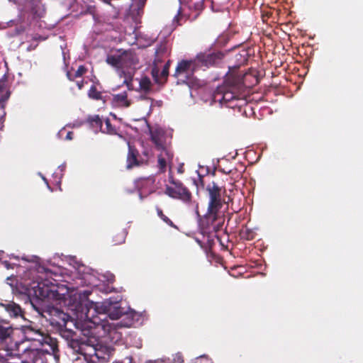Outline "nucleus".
Returning <instances> with one entry per match:
<instances>
[{"mask_svg":"<svg viewBox=\"0 0 363 363\" xmlns=\"http://www.w3.org/2000/svg\"><path fill=\"white\" fill-rule=\"evenodd\" d=\"M67 306L77 318L83 321L81 330L84 336L92 335L91 330L95 329L98 332L103 330L102 336L119 338L121 335L118 329L130 328L134 323L133 314L126 312L118 302H113L111 298L101 302L99 307L96 303L90 302L86 296L82 298L81 294H74L69 296Z\"/></svg>","mask_w":363,"mask_h":363,"instance_id":"f257e3e1","label":"nucleus"},{"mask_svg":"<svg viewBox=\"0 0 363 363\" xmlns=\"http://www.w3.org/2000/svg\"><path fill=\"white\" fill-rule=\"evenodd\" d=\"M243 74L229 72L226 86L218 89L213 95V101L227 108H235L245 104L246 86L243 82Z\"/></svg>","mask_w":363,"mask_h":363,"instance_id":"f03ea898","label":"nucleus"},{"mask_svg":"<svg viewBox=\"0 0 363 363\" xmlns=\"http://www.w3.org/2000/svg\"><path fill=\"white\" fill-rule=\"evenodd\" d=\"M207 191L209 195V202L207 213L203 218V222L209 226L213 225L218 219V212L223 207V201L220 194L221 189L215 182L207 186Z\"/></svg>","mask_w":363,"mask_h":363,"instance_id":"7ed1b4c3","label":"nucleus"},{"mask_svg":"<svg viewBox=\"0 0 363 363\" xmlns=\"http://www.w3.org/2000/svg\"><path fill=\"white\" fill-rule=\"evenodd\" d=\"M147 128L150 135V140L154 144L155 147L167 155L169 160H172L174 154L168 147L167 143V135L165 131L160 127L152 128L147 123Z\"/></svg>","mask_w":363,"mask_h":363,"instance_id":"20e7f679","label":"nucleus"},{"mask_svg":"<svg viewBox=\"0 0 363 363\" xmlns=\"http://www.w3.org/2000/svg\"><path fill=\"white\" fill-rule=\"evenodd\" d=\"M169 182L174 185V187L167 186L164 191L165 194L172 199L181 200L186 204L191 203L192 194L181 181L174 180L170 177Z\"/></svg>","mask_w":363,"mask_h":363,"instance_id":"39448f33","label":"nucleus"},{"mask_svg":"<svg viewBox=\"0 0 363 363\" xmlns=\"http://www.w3.org/2000/svg\"><path fill=\"white\" fill-rule=\"evenodd\" d=\"M106 62L116 68L129 67L137 63L135 54L132 50H118L108 55Z\"/></svg>","mask_w":363,"mask_h":363,"instance_id":"423d86ee","label":"nucleus"},{"mask_svg":"<svg viewBox=\"0 0 363 363\" xmlns=\"http://www.w3.org/2000/svg\"><path fill=\"white\" fill-rule=\"evenodd\" d=\"M199 69L196 57L192 60H182L177 65L174 77L182 84H187L195 71Z\"/></svg>","mask_w":363,"mask_h":363,"instance_id":"0eeeda50","label":"nucleus"},{"mask_svg":"<svg viewBox=\"0 0 363 363\" xmlns=\"http://www.w3.org/2000/svg\"><path fill=\"white\" fill-rule=\"evenodd\" d=\"M91 340L90 339L86 340L82 339L79 340L76 337L69 341L67 345L72 350L73 352L82 356L84 354H94V352H96V348L97 347L94 344H91Z\"/></svg>","mask_w":363,"mask_h":363,"instance_id":"6e6552de","label":"nucleus"},{"mask_svg":"<svg viewBox=\"0 0 363 363\" xmlns=\"http://www.w3.org/2000/svg\"><path fill=\"white\" fill-rule=\"evenodd\" d=\"M225 54L223 52L218 51L211 53H199L196 57L199 68L201 67H214L221 64Z\"/></svg>","mask_w":363,"mask_h":363,"instance_id":"1a4fd4ad","label":"nucleus"},{"mask_svg":"<svg viewBox=\"0 0 363 363\" xmlns=\"http://www.w3.org/2000/svg\"><path fill=\"white\" fill-rule=\"evenodd\" d=\"M48 314L50 315L48 320L50 324L57 328L66 327L69 323L74 325L73 320L71 317L67 313H64L57 308H50L48 311Z\"/></svg>","mask_w":363,"mask_h":363,"instance_id":"9d476101","label":"nucleus"},{"mask_svg":"<svg viewBox=\"0 0 363 363\" xmlns=\"http://www.w3.org/2000/svg\"><path fill=\"white\" fill-rule=\"evenodd\" d=\"M206 0H188L187 5L189 9L192 12L189 14L188 18L194 21L201 14L205 8Z\"/></svg>","mask_w":363,"mask_h":363,"instance_id":"9b49d317","label":"nucleus"},{"mask_svg":"<svg viewBox=\"0 0 363 363\" xmlns=\"http://www.w3.org/2000/svg\"><path fill=\"white\" fill-rule=\"evenodd\" d=\"M169 67L170 60H168L165 63L162 70L160 72V69L155 64V65L152 69V75L156 83L163 84L167 81V77L169 75Z\"/></svg>","mask_w":363,"mask_h":363,"instance_id":"f8f14e48","label":"nucleus"},{"mask_svg":"<svg viewBox=\"0 0 363 363\" xmlns=\"http://www.w3.org/2000/svg\"><path fill=\"white\" fill-rule=\"evenodd\" d=\"M128 152L127 155V168L130 169L134 166H138L140 164V162L139 161V151L137 148L131 145L130 143H128Z\"/></svg>","mask_w":363,"mask_h":363,"instance_id":"ddd939ff","label":"nucleus"},{"mask_svg":"<svg viewBox=\"0 0 363 363\" xmlns=\"http://www.w3.org/2000/svg\"><path fill=\"white\" fill-rule=\"evenodd\" d=\"M103 358L100 354V350L96 348L94 354L79 356L75 359L74 363H96L94 359H100Z\"/></svg>","mask_w":363,"mask_h":363,"instance_id":"4468645a","label":"nucleus"},{"mask_svg":"<svg viewBox=\"0 0 363 363\" xmlns=\"http://www.w3.org/2000/svg\"><path fill=\"white\" fill-rule=\"evenodd\" d=\"M169 55V48L167 43H162L158 45L155 50V58L154 63L157 64L162 61L163 57H167Z\"/></svg>","mask_w":363,"mask_h":363,"instance_id":"2eb2a0df","label":"nucleus"},{"mask_svg":"<svg viewBox=\"0 0 363 363\" xmlns=\"http://www.w3.org/2000/svg\"><path fill=\"white\" fill-rule=\"evenodd\" d=\"M114 104L120 107H129L131 104L130 100L128 99V94L126 91L113 95Z\"/></svg>","mask_w":363,"mask_h":363,"instance_id":"dca6fc26","label":"nucleus"},{"mask_svg":"<svg viewBox=\"0 0 363 363\" xmlns=\"http://www.w3.org/2000/svg\"><path fill=\"white\" fill-rule=\"evenodd\" d=\"M5 309L11 317L16 318L22 315V309L21 306L14 302L5 305Z\"/></svg>","mask_w":363,"mask_h":363,"instance_id":"f3484780","label":"nucleus"},{"mask_svg":"<svg viewBox=\"0 0 363 363\" xmlns=\"http://www.w3.org/2000/svg\"><path fill=\"white\" fill-rule=\"evenodd\" d=\"M30 333H33L34 336L29 337V339L32 340H38L40 342H45V343H48V340H50V337L45 336L43 333L40 330H35L31 328H28L26 334L28 335Z\"/></svg>","mask_w":363,"mask_h":363,"instance_id":"a211bd4d","label":"nucleus"},{"mask_svg":"<svg viewBox=\"0 0 363 363\" xmlns=\"http://www.w3.org/2000/svg\"><path fill=\"white\" fill-rule=\"evenodd\" d=\"M13 331L11 326H4L0 324V343L7 342L11 339Z\"/></svg>","mask_w":363,"mask_h":363,"instance_id":"6ab92c4d","label":"nucleus"},{"mask_svg":"<svg viewBox=\"0 0 363 363\" xmlns=\"http://www.w3.org/2000/svg\"><path fill=\"white\" fill-rule=\"evenodd\" d=\"M58 330L60 335L65 339L67 342L77 337L76 333L72 328H68L67 325H66V327L59 328Z\"/></svg>","mask_w":363,"mask_h":363,"instance_id":"aec40b11","label":"nucleus"},{"mask_svg":"<svg viewBox=\"0 0 363 363\" xmlns=\"http://www.w3.org/2000/svg\"><path fill=\"white\" fill-rule=\"evenodd\" d=\"M172 160H169L167 157V155L164 153V152H161V153L158 155L157 159V167L159 169V172L160 173H164L166 172L167 162H171Z\"/></svg>","mask_w":363,"mask_h":363,"instance_id":"412c9836","label":"nucleus"},{"mask_svg":"<svg viewBox=\"0 0 363 363\" xmlns=\"http://www.w3.org/2000/svg\"><path fill=\"white\" fill-rule=\"evenodd\" d=\"M86 67L84 65H80L74 74H72L71 72H68L67 73V77L69 79V80L74 81L75 79L78 77H82L84 74L86 73Z\"/></svg>","mask_w":363,"mask_h":363,"instance_id":"4be33fe9","label":"nucleus"},{"mask_svg":"<svg viewBox=\"0 0 363 363\" xmlns=\"http://www.w3.org/2000/svg\"><path fill=\"white\" fill-rule=\"evenodd\" d=\"M86 121L93 128L101 130L103 121L98 115L89 116Z\"/></svg>","mask_w":363,"mask_h":363,"instance_id":"5701e85b","label":"nucleus"},{"mask_svg":"<svg viewBox=\"0 0 363 363\" xmlns=\"http://www.w3.org/2000/svg\"><path fill=\"white\" fill-rule=\"evenodd\" d=\"M140 89L145 93H148L151 90L152 82L147 76L141 77L139 81Z\"/></svg>","mask_w":363,"mask_h":363,"instance_id":"b1692460","label":"nucleus"},{"mask_svg":"<svg viewBox=\"0 0 363 363\" xmlns=\"http://www.w3.org/2000/svg\"><path fill=\"white\" fill-rule=\"evenodd\" d=\"M9 96H10V92L8 91V92H6V94L5 95L2 96L1 98L0 99V108H1L3 111V115L1 116H0V123H3L4 121V117L6 116V112H5L4 109H5L6 101L8 100ZM2 127H3V125H1L0 129H1Z\"/></svg>","mask_w":363,"mask_h":363,"instance_id":"393cba45","label":"nucleus"},{"mask_svg":"<svg viewBox=\"0 0 363 363\" xmlns=\"http://www.w3.org/2000/svg\"><path fill=\"white\" fill-rule=\"evenodd\" d=\"M88 96L94 100H101L103 99L101 92L98 91L94 85H92L89 89Z\"/></svg>","mask_w":363,"mask_h":363,"instance_id":"a878e982","label":"nucleus"},{"mask_svg":"<svg viewBox=\"0 0 363 363\" xmlns=\"http://www.w3.org/2000/svg\"><path fill=\"white\" fill-rule=\"evenodd\" d=\"M102 133H107L109 135H116L117 130L116 128L111 124V121L106 118L105 121V128H101Z\"/></svg>","mask_w":363,"mask_h":363,"instance_id":"bb28decb","label":"nucleus"},{"mask_svg":"<svg viewBox=\"0 0 363 363\" xmlns=\"http://www.w3.org/2000/svg\"><path fill=\"white\" fill-rule=\"evenodd\" d=\"M157 216L165 223H167L168 225L172 227V228H177V226L174 224V223L167 217L166 216L164 213H163V211H162V209H160V208L157 207Z\"/></svg>","mask_w":363,"mask_h":363,"instance_id":"cd10ccee","label":"nucleus"},{"mask_svg":"<svg viewBox=\"0 0 363 363\" xmlns=\"http://www.w3.org/2000/svg\"><path fill=\"white\" fill-rule=\"evenodd\" d=\"M50 292L53 294L55 293H56L55 296L57 299H65L66 300L65 294L60 293L57 290H55L54 289H51L50 291H47V293L45 296H50Z\"/></svg>","mask_w":363,"mask_h":363,"instance_id":"c85d7f7f","label":"nucleus"},{"mask_svg":"<svg viewBox=\"0 0 363 363\" xmlns=\"http://www.w3.org/2000/svg\"><path fill=\"white\" fill-rule=\"evenodd\" d=\"M193 363H213V362L207 355H201L196 358Z\"/></svg>","mask_w":363,"mask_h":363,"instance_id":"c756f323","label":"nucleus"},{"mask_svg":"<svg viewBox=\"0 0 363 363\" xmlns=\"http://www.w3.org/2000/svg\"><path fill=\"white\" fill-rule=\"evenodd\" d=\"M125 236L124 232H121L116 235V239H113V242L115 245L121 244L125 242Z\"/></svg>","mask_w":363,"mask_h":363,"instance_id":"7c9ffc66","label":"nucleus"},{"mask_svg":"<svg viewBox=\"0 0 363 363\" xmlns=\"http://www.w3.org/2000/svg\"><path fill=\"white\" fill-rule=\"evenodd\" d=\"M172 363H184V357L181 353H177L173 357Z\"/></svg>","mask_w":363,"mask_h":363,"instance_id":"2f4dec72","label":"nucleus"},{"mask_svg":"<svg viewBox=\"0 0 363 363\" xmlns=\"http://www.w3.org/2000/svg\"><path fill=\"white\" fill-rule=\"evenodd\" d=\"M33 6L32 7V10L34 13H37L35 11V7H38L39 4H40L41 0H30Z\"/></svg>","mask_w":363,"mask_h":363,"instance_id":"473e14b6","label":"nucleus"},{"mask_svg":"<svg viewBox=\"0 0 363 363\" xmlns=\"http://www.w3.org/2000/svg\"><path fill=\"white\" fill-rule=\"evenodd\" d=\"M76 84H77V86L79 89H82L84 87V80L83 79H82L79 81H77L76 82Z\"/></svg>","mask_w":363,"mask_h":363,"instance_id":"72a5a7b5","label":"nucleus"},{"mask_svg":"<svg viewBox=\"0 0 363 363\" xmlns=\"http://www.w3.org/2000/svg\"><path fill=\"white\" fill-rule=\"evenodd\" d=\"M74 133L71 131H69L66 135V139L72 140L73 138Z\"/></svg>","mask_w":363,"mask_h":363,"instance_id":"f704fd0d","label":"nucleus"},{"mask_svg":"<svg viewBox=\"0 0 363 363\" xmlns=\"http://www.w3.org/2000/svg\"><path fill=\"white\" fill-rule=\"evenodd\" d=\"M177 22H179L182 18V13H181V9L178 11L177 15L175 16Z\"/></svg>","mask_w":363,"mask_h":363,"instance_id":"c9c22d12","label":"nucleus"},{"mask_svg":"<svg viewBox=\"0 0 363 363\" xmlns=\"http://www.w3.org/2000/svg\"><path fill=\"white\" fill-rule=\"evenodd\" d=\"M4 89V84L1 82H0V93L3 91Z\"/></svg>","mask_w":363,"mask_h":363,"instance_id":"e433bc0d","label":"nucleus"},{"mask_svg":"<svg viewBox=\"0 0 363 363\" xmlns=\"http://www.w3.org/2000/svg\"><path fill=\"white\" fill-rule=\"evenodd\" d=\"M223 172L225 173V174H230L231 173V170H228V171H225V170H223Z\"/></svg>","mask_w":363,"mask_h":363,"instance_id":"4c0bfd02","label":"nucleus"},{"mask_svg":"<svg viewBox=\"0 0 363 363\" xmlns=\"http://www.w3.org/2000/svg\"><path fill=\"white\" fill-rule=\"evenodd\" d=\"M5 266L7 267V268H9L10 267V264L8 263L7 262H5Z\"/></svg>","mask_w":363,"mask_h":363,"instance_id":"58836bf2","label":"nucleus"}]
</instances>
